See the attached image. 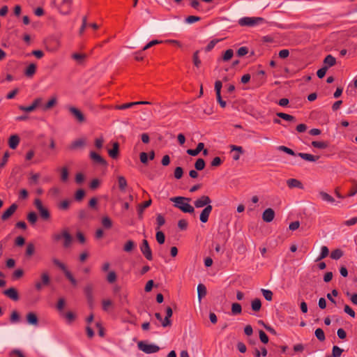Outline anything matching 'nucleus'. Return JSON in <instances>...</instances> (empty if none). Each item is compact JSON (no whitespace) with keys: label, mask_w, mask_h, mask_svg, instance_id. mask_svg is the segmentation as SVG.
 Wrapping results in <instances>:
<instances>
[{"label":"nucleus","mask_w":357,"mask_h":357,"mask_svg":"<svg viewBox=\"0 0 357 357\" xmlns=\"http://www.w3.org/2000/svg\"><path fill=\"white\" fill-rule=\"evenodd\" d=\"M52 238L55 242H59L63 240V246L64 248L70 247L73 238L67 229H63L60 232L54 233L52 236Z\"/></svg>","instance_id":"nucleus-1"},{"label":"nucleus","mask_w":357,"mask_h":357,"mask_svg":"<svg viewBox=\"0 0 357 357\" xmlns=\"http://www.w3.org/2000/svg\"><path fill=\"white\" fill-rule=\"evenodd\" d=\"M50 283V278L47 271H44L40 274V278L36 280L34 282L36 290L40 291L44 287L49 285Z\"/></svg>","instance_id":"nucleus-2"},{"label":"nucleus","mask_w":357,"mask_h":357,"mask_svg":"<svg viewBox=\"0 0 357 357\" xmlns=\"http://www.w3.org/2000/svg\"><path fill=\"white\" fill-rule=\"evenodd\" d=\"M262 22H264V19L261 17H244L238 20V24L241 26H255Z\"/></svg>","instance_id":"nucleus-3"},{"label":"nucleus","mask_w":357,"mask_h":357,"mask_svg":"<svg viewBox=\"0 0 357 357\" xmlns=\"http://www.w3.org/2000/svg\"><path fill=\"white\" fill-rule=\"evenodd\" d=\"M139 349L146 354L156 353L160 350V347L154 344H147L143 342L138 343Z\"/></svg>","instance_id":"nucleus-4"},{"label":"nucleus","mask_w":357,"mask_h":357,"mask_svg":"<svg viewBox=\"0 0 357 357\" xmlns=\"http://www.w3.org/2000/svg\"><path fill=\"white\" fill-rule=\"evenodd\" d=\"M34 205L38 209L40 217L43 220H48L50 217V214L47 208L43 206L42 202L39 199H36L34 201Z\"/></svg>","instance_id":"nucleus-5"},{"label":"nucleus","mask_w":357,"mask_h":357,"mask_svg":"<svg viewBox=\"0 0 357 357\" xmlns=\"http://www.w3.org/2000/svg\"><path fill=\"white\" fill-rule=\"evenodd\" d=\"M68 109L79 123L85 121V116L79 109L73 106L68 107Z\"/></svg>","instance_id":"nucleus-6"},{"label":"nucleus","mask_w":357,"mask_h":357,"mask_svg":"<svg viewBox=\"0 0 357 357\" xmlns=\"http://www.w3.org/2000/svg\"><path fill=\"white\" fill-rule=\"evenodd\" d=\"M140 250L142 254L148 260L152 259V252L149 247V243L146 239H144L140 246Z\"/></svg>","instance_id":"nucleus-7"},{"label":"nucleus","mask_w":357,"mask_h":357,"mask_svg":"<svg viewBox=\"0 0 357 357\" xmlns=\"http://www.w3.org/2000/svg\"><path fill=\"white\" fill-rule=\"evenodd\" d=\"M86 140L85 138H79L73 141L68 147L70 151H75L78 149H82L86 146Z\"/></svg>","instance_id":"nucleus-8"},{"label":"nucleus","mask_w":357,"mask_h":357,"mask_svg":"<svg viewBox=\"0 0 357 357\" xmlns=\"http://www.w3.org/2000/svg\"><path fill=\"white\" fill-rule=\"evenodd\" d=\"M188 199L180 197V210L184 213H193L195 211L194 207L186 202Z\"/></svg>","instance_id":"nucleus-9"},{"label":"nucleus","mask_w":357,"mask_h":357,"mask_svg":"<svg viewBox=\"0 0 357 357\" xmlns=\"http://www.w3.org/2000/svg\"><path fill=\"white\" fill-rule=\"evenodd\" d=\"M42 102V99L41 98H36L35 99L32 104L29 106H20V109L22 110V111H24V112H31L32 111H33L38 106L40 105V104Z\"/></svg>","instance_id":"nucleus-10"},{"label":"nucleus","mask_w":357,"mask_h":357,"mask_svg":"<svg viewBox=\"0 0 357 357\" xmlns=\"http://www.w3.org/2000/svg\"><path fill=\"white\" fill-rule=\"evenodd\" d=\"M211 202V200L208 196L203 195L195 202V206L197 208H202L205 206L210 205Z\"/></svg>","instance_id":"nucleus-11"},{"label":"nucleus","mask_w":357,"mask_h":357,"mask_svg":"<svg viewBox=\"0 0 357 357\" xmlns=\"http://www.w3.org/2000/svg\"><path fill=\"white\" fill-rule=\"evenodd\" d=\"M90 158L91 159L95 162L96 163L106 166L107 165L106 160L102 158L98 153L91 151L90 152Z\"/></svg>","instance_id":"nucleus-12"},{"label":"nucleus","mask_w":357,"mask_h":357,"mask_svg":"<svg viewBox=\"0 0 357 357\" xmlns=\"http://www.w3.org/2000/svg\"><path fill=\"white\" fill-rule=\"evenodd\" d=\"M212 206L208 205L205 207L204 209L202 210L199 217L201 222H206L208 221V216L212 211Z\"/></svg>","instance_id":"nucleus-13"},{"label":"nucleus","mask_w":357,"mask_h":357,"mask_svg":"<svg viewBox=\"0 0 357 357\" xmlns=\"http://www.w3.org/2000/svg\"><path fill=\"white\" fill-rule=\"evenodd\" d=\"M275 216V212L272 208H267L266 209L262 215V218L264 221L266 222H271Z\"/></svg>","instance_id":"nucleus-14"},{"label":"nucleus","mask_w":357,"mask_h":357,"mask_svg":"<svg viewBox=\"0 0 357 357\" xmlns=\"http://www.w3.org/2000/svg\"><path fill=\"white\" fill-rule=\"evenodd\" d=\"M17 205L13 204L1 215V219L6 220L8 219L16 211Z\"/></svg>","instance_id":"nucleus-15"},{"label":"nucleus","mask_w":357,"mask_h":357,"mask_svg":"<svg viewBox=\"0 0 357 357\" xmlns=\"http://www.w3.org/2000/svg\"><path fill=\"white\" fill-rule=\"evenodd\" d=\"M3 294L13 301L19 299L17 291L13 287L5 290Z\"/></svg>","instance_id":"nucleus-16"},{"label":"nucleus","mask_w":357,"mask_h":357,"mask_svg":"<svg viewBox=\"0 0 357 357\" xmlns=\"http://www.w3.org/2000/svg\"><path fill=\"white\" fill-rule=\"evenodd\" d=\"M26 321L29 324L33 326H37L38 324V317L34 312H29L26 314Z\"/></svg>","instance_id":"nucleus-17"},{"label":"nucleus","mask_w":357,"mask_h":357,"mask_svg":"<svg viewBox=\"0 0 357 357\" xmlns=\"http://www.w3.org/2000/svg\"><path fill=\"white\" fill-rule=\"evenodd\" d=\"M191 6L197 10H201V11H207L208 10V8L206 6H204L202 1H199L198 0H192L191 1Z\"/></svg>","instance_id":"nucleus-18"},{"label":"nucleus","mask_w":357,"mask_h":357,"mask_svg":"<svg viewBox=\"0 0 357 357\" xmlns=\"http://www.w3.org/2000/svg\"><path fill=\"white\" fill-rule=\"evenodd\" d=\"M119 143L114 142L113 148L112 149L108 150V154L112 158H116L119 155Z\"/></svg>","instance_id":"nucleus-19"},{"label":"nucleus","mask_w":357,"mask_h":357,"mask_svg":"<svg viewBox=\"0 0 357 357\" xmlns=\"http://www.w3.org/2000/svg\"><path fill=\"white\" fill-rule=\"evenodd\" d=\"M172 316V310L170 307L166 309V316L162 322V326L166 327L170 324V317Z\"/></svg>","instance_id":"nucleus-20"},{"label":"nucleus","mask_w":357,"mask_h":357,"mask_svg":"<svg viewBox=\"0 0 357 357\" xmlns=\"http://www.w3.org/2000/svg\"><path fill=\"white\" fill-rule=\"evenodd\" d=\"M20 142V138L17 135H12L10 137L8 140V144L10 149H15L18 146Z\"/></svg>","instance_id":"nucleus-21"},{"label":"nucleus","mask_w":357,"mask_h":357,"mask_svg":"<svg viewBox=\"0 0 357 357\" xmlns=\"http://www.w3.org/2000/svg\"><path fill=\"white\" fill-rule=\"evenodd\" d=\"M204 144L202 142L199 143L197 148L195 149H188L187 150V153L190 155L195 156L199 153L201 151L204 149Z\"/></svg>","instance_id":"nucleus-22"},{"label":"nucleus","mask_w":357,"mask_h":357,"mask_svg":"<svg viewBox=\"0 0 357 357\" xmlns=\"http://www.w3.org/2000/svg\"><path fill=\"white\" fill-rule=\"evenodd\" d=\"M206 294V287L204 284H199L197 286V295H198V300H199V303L201 302L202 298L204 296H205Z\"/></svg>","instance_id":"nucleus-23"},{"label":"nucleus","mask_w":357,"mask_h":357,"mask_svg":"<svg viewBox=\"0 0 357 357\" xmlns=\"http://www.w3.org/2000/svg\"><path fill=\"white\" fill-rule=\"evenodd\" d=\"M287 184L291 188H303L302 183L299 181H298L295 178H290V179L287 180Z\"/></svg>","instance_id":"nucleus-24"},{"label":"nucleus","mask_w":357,"mask_h":357,"mask_svg":"<svg viewBox=\"0 0 357 357\" xmlns=\"http://www.w3.org/2000/svg\"><path fill=\"white\" fill-rule=\"evenodd\" d=\"M298 155L300 156L303 160H307L310 162H314L319 158V156H315V155H311L309 153H299L298 154Z\"/></svg>","instance_id":"nucleus-25"},{"label":"nucleus","mask_w":357,"mask_h":357,"mask_svg":"<svg viewBox=\"0 0 357 357\" xmlns=\"http://www.w3.org/2000/svg\"><path fill=\"white\" fill-rule=\"evenodd\" d=\"M93 289L91 284H88L84 288V293L89 303H91L93 301Z\"/></svg>","instance_id":"nucleus-26"},{"label":"nucleus","mask_w":357,"mask_h":357,"mask_svg":"<svg viewBox=\"0 0 357 357\" xmlns=\"http://www.w3.org/2000/svg\"><path fill=\"white\" fill-rule=\"evenodd\" d=\"M117 180H118V184H119V188L120 190L125 191V190L128 185L127 181H126V178L123 176H119L117 177Z\"/></svg>","instance_id":"nucleus-27"},{"label":"nucleus","mask_w":357,"mask_h":357,"mask_svg":"<svg viewBox=\"0 0 357 357\" xmlns=\"http://www.w3.org/2000/svg\"><path fill=\"white\" fill-rule=\"evenodd\" d=\"M335 58L331 54L326 56V57L324 60V63L325 66H328V68L329 67L334 66L335 64Z\"/></svg>","instance_id":"nucleus-28"},{"label":"nucleus","mask_w":357,"mask_h":357,"mask_svg":"<svg viewBox=\"0 0 357 357\" xmlns=\"http://www.w3.org/2000/svg\"><path fill=\"white\" fill-rule=\"evenodd\" d=\"M36 70V66L33 63H31L26 68L24 74L27 77H32Z\"/></svg>","instance_id":"nucleus-29"},{"label":"nucleus","mask_w":357,"mask_h":357,"mask_svg":"<svg viewBox=\"0 0 357 357\" xmlns=\"http://www.w3.org/2000/svg\"><path fill=\"white\" fill-rule=\"evenodd\" d=\"M251 307L253 311L258 312L261 307V303L259 298L254 299L251 303Z\"/></svg>","instance_id":"nucleus-30"},{"label":"nucleus","mask_w":357,"mask_h":357,"mask_svg":"<svg viewBox=\"0 0 357 357\" xmlns=\"http://www.w3.org/2000/svg\"><path fill=\"white\" fill-rule=\"evenodd\" d=\"M151 204V200L149 199L148 201L144 202L142 205H140L138 208V214L139 218H142L144 210L146 208L149 207Z\"/></svg>","instance_id":"nucleus-31"},{"label":"nucleus","mask_w":357,"mask_h":357,"mask_svg":"<svg viewBox=\"0 0 357 357\" xmlns=\"http://www.w3.org/2000/svg\"><path fill=\"white\" fill-rule=\"evenodd\" d=\"M52 263L56 266L58 268H59L63 273L68 270L66 266L63 263L61 262V261H59L58 259L56 258H52Z\"/></svg>","instance_id":"nucleus-32"},{"label":"nucleus","mask_w":357,"mask_h":357,"mask_svg":"<svg viewBox=\"0 0 357 357\" xmlns=\"http://www.w3.org/2000/svg\"><path fill=\"white\" fill-rule=\"evenodd\" d=\"M56 98L55 96L52 97L46 105L43 107L44 110H48L54 107L56 103Z\"/></svg>","instance_id":"nucleus-33"},{"label":"nucleus","mask_w":357,"mask_h":357,"mask_svg":"<svg viewBox=\"0 0 357 357\" xmlns=\"http://www.w3.org/2000/svg\"><path fill=\"white\" fill-rule=\"evenodd\" d=\"M102 225L105 229H110L112 227V222L109 217L105 216L102 218Z\"/></svg>","instance_id":"nucleus-34"},{"label":"nucleus","mask_w":357,"mask_h":357,"mask_svg":"<svg viewBox=\"0 0 357 357\" xmlns=\"http://www.w3.org/2000/svg\"><path fill=\"white\" fill-rule=\"evenodd\" d=\"M261 291L266 300L271 301L273 298V292L271 290L261 289Z\"/></svg>","instance_id":"nucleus-35"},{"label":"nucleus","mask_w":357,"mask_h":357,"mask_svg":"<svg viewBox=\"0 0 357 357\" xmlns=\"http://www.w3.org/2000/svg\"><path fill=\"white\" fill-rule=\"evenodd\" d=\"M135 246V244L134 241L129 240L124 245L123 250L125 252H130L133 250Z\"/></svg>","instance_id":"nucleus-36"},{"label":"nucleus","mask_w":357,"mask_h":357,"mask_svg":"<svg viewBox=\"0 0 357 357\" xmlns=\"http://www.w3.org/2000/svg\"><path fill=\"white\" fill-rule=\"evenodd\" d=\"M157 230H160L161 226L165 223V218L161 214H158L156 217Z\"/></svg>","instance_id":"nucleus-37"},{"label":"nucleus","mask_w":357,"mask_h":357,"mask_svg":"<svg viewBox=\"0 0 357 357\" xmlns=\"http://www.w3.org/2000/svg\"><path fill=\"white\" fill-rule=\"evenodd\" d=\"M277 116L287 121H294L295 120L293 116L282 112L277 113Z\"/></svg>","instance_id":"nucleus-38"},{"label":"nucleus","mask_w":357,"mask_h":357,"mask_svg":"<svg viewBox=\"0 0 357 357\" xmlns=\"http://www.w3.org/2000/svg\"><path fill=\"white\" fill-rule=\"evenodd\" d=\"M72 58L78 63H81L86 58V55L84 54L74 53L72 54Z\"/></svg>","instance_id":"nucleus-39"},{"label":"nucleus","mask_w":357,"mask_h":357,"mask_svg":"<svg viewBox=\"0 0 357 357\" xmlns=\"http://www.w3.org/2000/svg\"><path fill=\"white\" fill-rule=\"evenodd\" d=\"M155 237L159 244H163L165 243V236L162 231L158 230L156 232Z\"/></svg>","instance_id":"nucleus-40"},{"label":"nucleus","mask_w":357,"mask_h":357,"mask_svg":"<svg viewBox=\"0 0 357 357\" xmlns=\"http://www.w3.org/2000/svg\"><path fill=\"white\" fill-rule=\"evenodd\" d=\"M200 17L197 16L190 15L185 18L184 22L188 24H192L200 20Z\"/></svg>","instance_id":"nucleus-41"},{"label":"nucleus","mask_w":357,"mask_h":357,"mask_svg":"<svg viewBox=\"0 0 357 357\" xmlns=\"http://www.w3.org/2000/svg\"><path fill=\"white\" fill-rule=\"evenodd\" d=\"M64 274L73 285H74V286L77 285V280H75V278L73 277V274L70 273V271L68 269L64 272Z\"/></svg>","instance_id":"nucleus-42"},{"label":"nucleus","mask_w":357,"mask_h":357,"mask_svg":"<svg viewBox=\"0 0 357 357\" xmlns=\"http://www.w3.org/2000/svg\"><path fill=\"white\" fill-rule=\"evenodd\" d=\"M314 335L319 341H324L326 338L324 332L321 328L316 329Z\"/></svg>","instance_id":"nucleus-43"},{"label":"nucleus","mask_w":357,"mask_h":357,"mask_svg":"<svg viewBox=\"0 0 357 357\" xmlns=\"http://www.w3.org/2000/svg\"><path fill=\"white\" fill-rule=\"evenodd\" d=\"M195 169L198 171L202 170L205 167V162L202 158L197 160L195 164Z\"/></svg>","instance_id":"nucleus-44"},{"label":"nucleus","mask_w":357,"mask_h":357,"mask_svg":"<svg viewBox=\"0 0 357 357\" xmlns=\"http://www.w3.org/2000/svg\"><path fill=\"white\" fill-rule=\"evenodd\" d=\"M342 255L343 252L340 249H336L333 250L331 254V257L333 259H339Z\"/></svg>","instance_id":"nucleus-45"},{"label":"nucleus","mask_w":357,"mask_h":357,"mask_svg":"<svg viewBox=\"0 0 357 357\" xmlns=\"http://www.w3.org/2000/svg\"><path fill=\"white\" fill-rule=\"evenodd\" d=\"M242 311L241 305L237 303H234L231 305V312L234 314H240Z\"/></svg>","instance_id":"nucleus-46"},{"label":"nucleus","mask_w":357,"mask_h":357,"mask_svg":"<svg viewBox=\"0 0 357 357\" xmlns=\"http://www.w3.org/2000/svg\"><path fill=\"white\" fill-rule=\"evenodd\" d=\"M35 252V246L33 243H29L26 245V255L29 257H31L33 255Z\"/></svg>","instance_id":"nucleus-47"},{"label":"nucleus","mask_w":357,"mask_h":357,"mask_svg":"<svg viewBox=\"0 0 357 357\" xmlns=\"http://www.w3.org/2000/svg\"><path fill=\"white\" fill-rule=\"evenodd\" d=\"M319 195L321 197V199L324 201L331 203L334 202L335 201L334 199L331 195H329L328 193L325 192H320Z\"/></svg>","instance_id":"nucleus-48"},{"label":"nucleus","mask_w":357,"mask_h":357,"mask_svg":"<svg viewBox=\"0 0 357 357\" xmlns=\"http://www.w3.org/2000/svg\"><path fill=\"white\" fill-rule=\"evenodd\" d=\"M37 219L38 217L35 212H30L27 215L28 221L32 225H34L36 222Z\"/></svg>","instance_id":"nucleus-49"},{"label":"nucleus","mask_w":357,"mask_h":357,"mask_svg":"<svg viewBox=\"0 0 357 357\" xmlns=\"http://www.w3.org/2000/svg\"><path fill=\"white\" fill-rule=\"evenodd\" d=\"M233 55H234L233 50L231 49H229L223 54L222 60L224 61H227L232 58Z\"/></svg>","instance_id":"nucleus-50"},{"label":"nucleus","mask_w":357,"mask_h":357,"mask_svg":"<svg viewBox=\"0 0 357 357\" xmlns=\"http://www.w3.org/2000/svg\"><path fill=\"white\" fill-rule=\"evenodd\" d=\"M343 351V349L337 346H334L332 350L333 357H340Z\"/></svg>","instance_id":"nucleus-51"},{"label":"nucleus","mask_w":357,"mask_h":357,"mask_svg":"<svg viewBox=\"0 0 357 357\" xmlns=\"http://www.w3.org/2000/svg\"><path fill=\"white\" fill-rule=\"evenodd\" d=\"M68 178V171L67 167H63L61 169V179L62 181L65 182Z\"/></svg>","instance_id":"nucleus-52"},{"label":"nucleus","mask_w":357,"mask_h":357,"mask_svg":"<svg viewBox=\"0 0 357 357\" xmlns=\"http://www.w3.org/2000/svg\"><path fill=\"white\" fill-rule=\"evenodd\" d=\"M328 253H329V250H328V248L326 246H322L321 254H320L319 257H318L317 260H321L322 259H324L325 257H326L328 256Z\"/></svg>","instance_id":"nucleus-53"},{"label":"nucleus","mask_w":357,"mask_h":357,"mask_svg":"<svg viewBox=\"0 0 357 357\" xmlns=\"http://www.w3.org/2000/svg\"><path fill=\"white\" fill-rule=\"evenodd\" d=\"M222 39H214V40H212L208 45L205 48V50L206 52H209L211 51L214 47L215 45L219 42Z\"/></svg>","instance_id":"nucleus-54"},{"label":"nucleus","mask_w":357,"mask_h":357,"mask_svg":"<svg viewBox=\"0 0 357 357\" xmlns=\"http://www.w3.org/2000/svg\"><path fill=\"white\" fill-rule=\"evenodd\" d=\"M134 105H137V103H134V102H128V103L123 104V105H116L115 107V108L116 109H126L130 108V107H132Z\"/></svg>","instance_id":"nucleus-55"},{"label":"nucleus","mask_w":357,"mask_h":357,"mask_svg":"<svg viewBox=\"0 0 357 357\" xmlns=\"http://www.w3.org/2000/svg\"><path fill=\"white\" fill-rule=\"evenodd\" d=\"M103 144H104V139L102 137L96 138L95 139V146L96 149H101L103 146Z\"/></svg>","instance_id":"nucleus-56"},{"label":"nucleus","mask_w":357,"mask_h":357,"mask_svg":"<svg viewBox=\"0 0 357 357\" xmlns=\"http://www.w3.org/2000/svg\"><path fill=\"white\" fill-rule=\"evenodd\" d=\"M278 149L280 151H284V153H286L287 154H289V155H296L294 151L292 149H289V148H288L287 146H278Z\"/></svg>","instance_id":"nucleus-57"},{"label":"nucleus","mask_w":357,"mask_h":357,"mask_svg":"<svg viewBox=\"0 0 357 357\" xmlns=\"http://www.w3.org/2000/svg\"><path fill=\"white\" fill-rule=\"evenodd\" d=\"M85 195V192L82 189L78 190L75 195V198L77 201H81Z\"/></svg>","instance_id":"nucleus-58"},{"label":"nucleus","mask_w":357,"mask_h":357,"mask_svg":"<svg viewBox=\"0 0 357 357\" xmlns=\"http://www.w3.org/2000/svg\"><path fill=\"white\" fill-rule=\"evenodd\" d=\"M65 317L68 323L70 324L75 319V314L72 312H68L66 313Z\"/></svg>","instance_id":"nucleus-59"},{"label":"nucleus","mask_w":357,"mask_h":357,"mask_svg":"<svg viewBox=\"0 0 357 357\" xmlns=\"http://www.w3.org/2000/svg\"><path fill=\"white\" fill-rule=\"evenodd\" d=\"M102 304L104 311H108L109 308L112 306V302L110 300H103Z\"/></svg>","instance_id":"nucleus-60"},{"label":"nucleus","mask_w":357,"mask_h":357,"mask_svg":"<svg viewBox=\"0 0 357 357\" xmlns=\"http://www.w3.org/2000/svg\"><path fill=\"white\" fill-rule=\"evenodd\" d=\"M107 280L109 283L114 282L116 280V275L115 272L110 271L107 275Z\"/></svg>","instance_id":"nucleus-61"},{"label":"nucleus","mask_w":357,"mask_h":357,"mask_svg":"<svg viewBox=\"0 0 357 357\" xmlns=\"http://www.w3.org/2000/svg\"><path fill=\"white\" fill-rule=\"evenodd\" d=\"M40 178V174H32L31 175V177H30V183L31 184H38V179Z\"/></svg>","instance_id":"nucleus-62"},{"label":"nucleus","mask_w":357,"mask_h":357,"mask_svg":"<svg viewBox=\"0 0 357 357\" xmlns=\"http://www.w3.org/2000/svg\"><path fill=\"white\" fill-rule=\"evenodd\" d=\"M351 182L354 183V186L348 194L349 197H352L357 193V181L352 180Z\"/></svg>","instance_id":"nucleus-63"},{"label":"nucleus","mask_w":357,"mask_h":357,"mask_svg":"<svg viewBox=\"0 0 357 357\" xmlns=\"http://www.w3.org/2000/svg\"><path fill=\"white\" fill-rule=\"evenodd\" d=\"M328 70V66H324L317 72V75L319 78H323Z\"/></svg>","instance_id":"nucleus-64"}]
</instances>
